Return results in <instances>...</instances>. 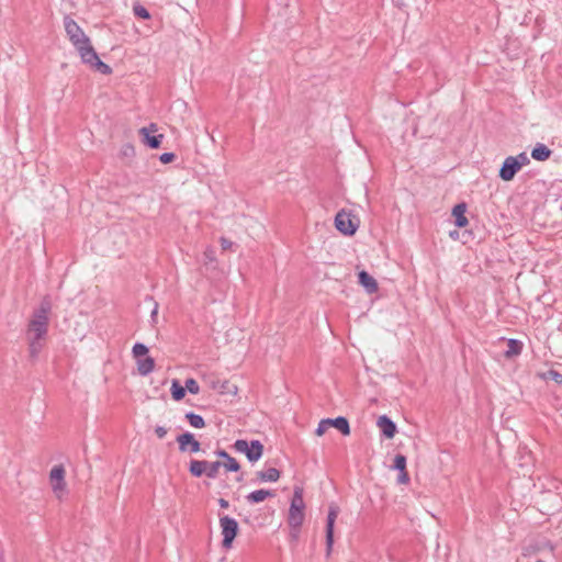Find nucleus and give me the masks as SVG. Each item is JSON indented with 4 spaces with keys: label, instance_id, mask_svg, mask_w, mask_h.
Listing matches in <instances>:
<instances>
[{
    "label": "nucleus",
    "instance_id": "f257e3e1",
    "mask_svg": "<svg viewBox=\"0 0 562 562\" xmlns=\"http://www.w3.org/2000/svg\"><path fill=\"white\" fill-rule=\"evenodd\" d=\"M360 221L357 215L345 209L340 210L335 216V227L345 236H352L359 227Z\"/></svg>",
    "mask_w": 562,
    "mask_h": 562
},
{
    "label": "nucleus",
    "instance_id": "f03ea898",
    "mask_svg": "<svg viewBox=\"0 0 562 562\" xmlns=\"http://www.w3.org/2000/svg\"><path fill=\"white\" fill-rule=\"evenodd\" d=\"M233 447L236 451L245 453L251 463L257 462L263 454V445L259 440L248 442L245 439H238Z\"/></svg>",
    "mask_w": 562,
    "mask_h": 562
},
{
    "label": "nucleus",
    "instance_id": "7ed1b4c3",
    "mask_svg": "<svg viewBox=\"0 0 562 562\" xmlns=\"http://www.w3.org/2000/svg\"><path fill=\"white\" fill-rule=\"evenodd\" d=\"M220 527L223 536L222 547L232 548L233 541L238 535V522L227 515H220Z\"/></svg>",
    "mask_w": 562,
    "mask_h": 562
},
{
    "label": "nucleus",
    "instance_id": "20e7f679",
    "mask_svg": "<svg viewBox=\"0 0 562 562\" xmlns=\"http://www.w3.org/2000/svg\"><path fill=\"white\" fill-rule=\"evenodd\" d=\"M333 427L338 429L344 436H349L350 435L349 422L344 416H338L336 418H325V419H322L318 423V426H317V428L315 430V434L317 436H323L327 431L328 428H333Z\"/></svg>",
    "mask_w": 562,
    "mask_h": 562
},
{
    "label": "nucleus",
    "instance_id": "39448f33",
    "mask_svg": "<svg viewBox=\"0 0 562 562\" xmlns=\"http://www.w3.org/2000/svg\"><path fill=\"white\" fill-rule=\"evenodd\" d=\"M64 26L70 42L75 47L87 44V42L90 41L82 29L78 25V23L70 16H65Z\"/></svg>",
    "mask_w": 562,
    "mask_h": 562
},
{
    "label": "nucleus",
    "instance_id": "423d86ee",
    "mask_svg": "<svg viewBox=\"0 0 562 562\" xmlns=\"http://www.w3.org/2000/svg\"><path fill=\"white\" fill-rule=\"evenodd\" d=\"M339 514V507L337 505L331 504L328 508L327 519H326V547L327 554L330 553L331 547L334 543V526Z\"/></svg>",
    "mask_w": 562,
    "mask_h": 562
},
{
    "label": "nucleus",
    "instance_id": "0eeeda50",
    "mask_svg": "<svg viewBox=\"0 0 562 562\" xmlns=\"http://www.w3.org/2000/svg\"><path fill=\"white\" fill-rule=\"evenodd\" d=\"M177 442L181 452L190 451L195 453L201 449V443L194 438V435L189 431L179 435Z\"/></svg>",
    "mask_w": 562,
    "mask_h": 562
},
{
    "label": "nucleus",
    "instance_id": "6e6552de",
    "mask_svg": "<svg viewBox=\"0 0 562 562\" xmlns=\"http://www.w3.org/2000/svg\"><path fill=\"white\" fill-rule=\"evenodd\" d=\"M520 170L519 162L514 156L507 157L498 172V176L504 181H510L514 179L516 173Z\"/></svg>",
    "mask_w": 562,
    "mask_h": 562
},
{
    "label": "nucleus",
    "instance_id": "1a4fd4ad",
    "mask_svg": "<svg viewBox=\"0 0 562 562\" xmlns=\"http://www.w3.org/2000/svg\"><path fill=\"white\" fill-rule=\"evenodd\" d=\"M50 311H52L50 299H49V296H45L41 301L40 306L36 310H34L31 322H40V323H43L44 325L48 326V324H49L48 315H49Z\"/></svg>",
    "mask_w": 562,
    "mask_h": 562
},
{
    "label": "nucleus",
    "instance_id": "9d476101",
    "mask_svg": "<svg viewBox=\"0 0 562 562\" xmlns=\"http://www.w3.org/2000/svg\"><path fill=\"white\" fill-rule=\"evenodd\" d=\"M78 50L81 60L89 65L90 67L98 60L99 56L94 48L92 47L90 41L87 42V44H82L78 47H76Z\"/></svg>",
    "mask_w": 562,
    "mask_h": 562
},
{
    "label": "nucleus",
    "instance_id": "9b49d317",
    "mask_svg": "<svg viewBox=\"0 0 562 562\" xmlns=\"http://www.w3.org/2000/svg\"><path fill=\"white\" fill-rule=\"evenodd\" d=\"M304 509L290 506L288 515V524L293 531L301 529L304 521Z\"/></svg>",
    "mask_w": 562,
    "mask_h": 562
},
{
    "label": "nucleus",
    "instance_id": "f8f14e48",
    "mask_svg": "<svg viewBox=\"0 0 562 562\" xmlns=\"http://www.w3.org/2000/svg\"><path fill=\"white\" fill-rule=\"evenodd\" d=\"M376 425L385 438L392 439L395 436L396 424L386 415L380 416L378 418Z\"/></svg>",
    "mask_w": 562,
    "mask_h": 562
},
{
    "label": "nucleus",
    "instance_id": "ddd939ff",
    "mask_svg": "<svg viewBox=\"0 0 562 562\" xmlns=\"http://www.w3.org/2000/svg\"><path fill=\"white\" fill-rule=\"evenodd\" d=\"M280 479V471L276 468H269L267 470L256 472V477L252 480L254 483L263 482H277Z\"/></svg>",
    "mask_w": 562,
    "mask_h": 562
},
{
    "label": "nucleus",
    "instance_id": "4468645a",
    "mask_svg": "<svg viewBox=\"0 0 562 562\" xmlns=\"http://www.w3.org/2000/svg\"><path fill=\"white\" fill-rule=\"evenodd\" d=\"M358 281L369 294L375 293L379 289L375 279L364 270L358 273Z\"/></svg>",
    "mask_w": 562,
    "mask_h": 562
},
{
    "label": "nucleus",
    "instance_id": "2eb2a0df",
    "mask_svg": "<svg viewBox=\"0 0 562 562\" xmlns=\"http://www.w3.org/2000/svg\"><path fill=\"white\" fill-rule=\"evenodd\" d=\"M48 333V326L40 322H31L27 326V337H35V339H44Z\"/></svg>",
    "mask_w": 562,
    "mask_h": 562
},
{
    "label": "nucleus",
    "instance_id": "dca6fc26",
    "mask_svg": "<svg viewBox=\"0 0 562 562\" xmlns=\"http://www.w3.org/2000/svg\"><path fill=\"white\" fill-rule=\"evenodd\" d=\"M270 497H274L273 491L261 488V490H257V491L249 493L248 495H246L245 498L248 504L254 505V504L261 503Z\"/></svg>",
    "mask_w": 562,
    "mask_h": 562
},
{
    "label": "nucleus",
    "instance_id": "f3484780",
    "mask_svg": "<svg viewBox=\"0 0 562 562\" xmlns=\"http://www.w3.org/2000/svg\"><path fill=\"white\" fill-rule=\"evenodd\" d=\"M467 205L465 203H459L454 205L452 210V215L454 216V224L456 226L462 228L465 227L469 223L467 216H465Z\"/></svg>",
    "mask_w": 562,
    "mask_h": 562
},
{
    "label": "nucleus",
    "instance_id": "a211bd4d",
    "mask_svg": "<svg viewBox=\"0 0 562 562\" xmlns=\"http://www.w3.org/2000/svg\"><path fill=\"white\" fill-rule=\"evenodd\" d=\"M155 369V360L151 357L137 359V371L140 375L147 376Z\"/></svg>",
    "mask_w": 562,
    "mask_h": 562
},
{
    "label": "nucleus",
    "instance_id": "6ab92c4d",
    "mask_svg": "<svg viewBox=\"0 0 562 562\" xmlns=\"http://www.w3.org/2000/svg\"><path fill=\"white\" fill-rule=\"evenodd\" d=\"M552 151L544 144H537L531 150V157L537 161H544L550 158Z\"/></svg>",
    "mask_w": 562,
    "mask_h": 562
},
{
    "label": "nucleus",
    "instance_id": "aec40b11",
    "mask_svg": "<svg viewBox=\"0 0 562 562\" xmlns=\"http://www.w3.org/2000/svg\"><path fill=\"white\" fill-rule=\"evenodd\" d=\"M209 461L205 460H191L189 471L194 477H201L206 472Z\"/></svg>",
    "mask_w": 562,
    "mask_h": 562
},
{
    "label": "nucleus",
    "instance_id": "412c9836",
    "mask_svg": "<svg viewBox=\"0 0 562 562\" xmlns=\"http://www.w3.org/2000/svg\"><path fill=\"white\" fill-rule=\"evenodd\" d=\"M522 350V342L517 339H508L507 341V349L504 352V356L507 359H510L513 357H516L521 353Z\"/></svg>",
    "mask_w": 562,
    "mask_h": 562
},
{
    "label": "nucleus",
    "instance_id": "4be33fe9",
    "mask_svg": "<svg viewBox=\"0 0 562 562\" xmlns=\"http://www.w3.org/2000/svg\"><path fill=\"white\" fill-rule=\"evenodd\" d=\"M143 137V143L151 149H157L160 147L161 142L164 139L162 134L151 135V134H139Z\"/></svg>",
    "mask_w": 562,
    "mask_h": 562
},
{
    "label": "nucleus",
    "instance_id": "5701e85b",
    "mask_svg": "<svg viewBox=\"0 0 562 562\" xmlns=\"http://www.w3.org/2000/svg\"><path fill=\"white\" fill-rule=\"evenodd\" d=\"M544 501L551 503V508L553 510H560L562 508V499L557 493L546 492L543 494Z\"/></svg>",
    "mask_w": 562,
    "mask_h": 562
},
{
    "label": "nucleus",
    "instance_id": "b1692460",
    "mask_svg": "<svg viewBox=\"0 0 562 562\" xmlns=\"http://www.w3.org/2000/svg\"><path fill=\"white\" fill-rule=\"evenodd\" d=\"M171 396L175 401H181L186 396V386H182L178 380L172 381Z\"/></svg>",
    "mask_w": 562,
    "mask_h": 562
},
{
    "label": "nucleus",
    "instance_id": "393cba45",
    "mask_svg": "<svg viewBox=\"0 0 562 562\" xmlns=\"http://www.w3.org/2000/svg\"><path fill=\"white\" fill-rule=\"evenodd\" d=\"M290 506L297 507L300 509L305 508L304 499H303V488L296 486L294 487L293 497L291 499Z\"/></svg>",
    "mask_w": 562,
    "mask_h": 562
},
{
    "label": "nucleus",
    "instance_id": "a878e982",
    "mask_svg": "<svg viewBox=\"0 0 562 562\" xmlns=\"http://www.w3.org/2000/svg\"><path fill=\"white\" fill-rule=\"evenodd\" d=\"M42 340L43 339H35V337H27L30 356L32 358L37 357V355L42 350V348H43Z\"/></svg>",
    "mask_w": 562,
    "mask_h": 562
},
{
    "label": "nucleus",
    "instance_id": "bb28decb",
    "mask_svg": "<svg viewBox=\"0 0 562 562\" xmlns=\"http://www.w3.org/2000/svg\"><path fill=\"white\" fill-rule=\"evenodd\" d=\"M186 419L189 424L194 428H203L205 426V422L201 415H198L193 412H189L186 414Z\"/></svg>",
    "mask_w": 562,
    "mask_h": 562
},
{
    "label": "nucleus",
    "instance_id": "cd10ccee",
    "mask_svg": "<svg viewBox=\"0 0 562 562\" xmlns=\"http://www.w3.org/2000/svg\"><path fill=\"white\" fill-rule=\"evenodd\" d=\"M50 482L65 481V469L63 465H55L49 473Z\"/></svg>",
    "mask_w": 562,
    "mask_h": 562
},
{
    "label": "nucleus",
    "instance_id": "c85d7f7f",
    "mask_svg": "<svg viewBox=\"0 0 562 562\" xmlns=\"http://www.w3.org/2000/svg\"><path fill=\"white\" fill-rule=\"evenodd\" d=\"M222 467L221 461L209 462L205 475L210 479H215L218 474V470Z\"/></svg>",
    "mask_w": 562,
    "mask_h": 562
},
{
    "label": "nucleus",
    "instance_id": "c756f323",
    "mask_svg": "<svg viewBox=\"0 0 562 562\" xmlns=\"http://www.w3.org/2000/svg\"><path fill=\"white\" fill-rule=\"evenodd\" d=\"M222 467L228 472H238L240 470V464L231 456L222 463Z\"/></svg>",
    "mask_w": 562,
    "mask_h": 562
},
{
    "label": "nucleus",
    "instance_id": "7c9ffc66",
    "mask_svg": "<svg viewBox=\"0 0 562 562\" xmlns=\"http://www.w3.org/2000/svg\"><path fill=\"white\" fill-rule=\"evenodd\" d=\"M133 12L134 14L139 18V19H143V20H148L150 19V13L149 11L143 7L142 4L139 3H134L133 5Z\"/></svg>",
    "mask_w": 562,
    "mask_h": 562
},
{
    "label": "nucleus",
    "instance_id": "2f4dec72",
    "mask_svg": "<svg viewBox=\"0 0 562 562\" xmlns=\"http://www.w3.org/2000/svg\"><path fill=\"white\" fill-rule=\"evenodd\" d=\"M132 353H133L134 358L139 359L148 353V348L146 345H144L142 342H136L133 346Z\"/></svg>",
    "mask_w": 562,
    "mask_h": 562
},
{
    "label": "nucleus",
    "instance_id": "473e14b6",
    "mask_svg": "<svg viewBox=\"0 0 562 562\" xmlns=\"http://www.w3.org/2000/svg\"><path fill=\"white\" fill-rule=\"evenodd\" d=\"M91 68H93L102 75H110L112 72V68L108 64L103 63L100 58L95 60Z\"/></svg>",
    "mask_w": 562,
    "mask_h": 562
},
{
    "label": "nucleus",
    "instance_id": "72a5a7b5",
    "mask_svg": "<svg viewBox=\"0 0 562 562\" xmlns=\"http://www.w3.org/2000/svg\"><path fill=\"white\" fill-rule=\"evenodd\" d=\"M53 492L60 499L66 491V482L65 481H55L50 482Z\"/></svg>",
    "mask_w": 562,
    "mask_h": 562
},
{
    "label": "nucleus",
    "instance_id": "f704fd0d",
    "mask_svg": "<svg viewBox=\"0 0 562 562\" xmlns=\"http://www.w3.org/2000/svg\"><path fill=\"white\" fill-rule=\"evenodd\" d=\"M186 392L188 391L191 394H198L200 392L199 383L193 379L189 378L184 382Z\"/></svg>",
    "mask_w": 562,
    "mask_h": 562
},
{
    "label": "nucleus",
    "instance_id": "c9c22d12",
    "mask_svg": "<svg viewBox=\"0 0 562 562\" xmlns=\"http://www.w3.org/2000/svg\"><path fill=\"white\" fill-rule=\"evenodd\" d=\"M393 469L402 472L406 470V457L404 454H396L394 458Z\"/></svg>",
    "mask_w": 562,
    "mask_h": 562
},
{
    "label": "nucleus",
    "instance_id": "e433bc0d",
    "mask_svg": "<svg viewBox=\"0 0 562 562\" xmlns=\"http://www.w3.org/2000/svg\"><path fill=\"white\" fill-rule=\"evenodd\" d=\"M203 257L204 263L206 265L216 261L215 249L213 247H207L203 252Z\"/></svg>",
    "mask_w": 562,
    "mask_h": 562
},
{
    "label": "nucleus",
    "instance_id": "4c0bfd02",
    "mask_svg": "<svg viewBox=\"0 0 562 562\" xmlns=\"http://www.w3.org/2000/svg\"><path fill=\"white\" fill-rule=\"evenodd\" d=\"M546 378L554 381L558 384H562V374L555 370H549L546 374Z\"/></svg>",
    "mask_w": 562,
    "mask_h": 562
},
{
    "label": "nucleus",
    "instance_id": "58836bf2",
    "mask_svg": "<svg viewBox=\"0 0 562 562\" xmlns=\"http://www.w3.org/2000/svg\"><path fill=\"white\" fill-rule=\"evenodd\" d=\"M158 131L155 123H150L148 126H144L139 130V134H154Z\"/></svg>",
    "mask_w": 562,
    "mask_h": 562
},
{
    "label": "nucleus",
    "instance_id": "ea45409f",
    "mask_svg": "<svg viewBox=\"0 0 562 562\" xmlns=\"http://www.w3.org/2000/svg\"><path fill=\"white\" fill-rule=\"evenodd\" d=\"M175 158H176V155L173 153H164L159 156V160L162 164H169V162L173 161Z\"/></svg>",
    "mask_w": 562,
    "mask_h": 562
},
{
    "label": "nucleus",
    "instance_id": "a19ab883",
    "mask_svg": "<svg viewBox=\"0 0 562 562\" xmlns=\"http://www.w3.org/2000/svg\"><path fill=\"white\" fill-rule=\"evenodd\" d=\"M514 158H516L518 160L519 168H521L522 166L528 165L530 162L526 153H520L519 155L514 156Z\"/></svg>",
    "mask_w": 562,
    "mask_h": 562
},
{
    "label": "nucleus",
    "instance_id": "79ce46f5",
    "mask_svg": "<svg viewBox=\"0 0 562 562\" xmlns=\"http://www.w3.org/2000/svg\"><path fill=\"white\" fill-rule=\"evenodd\" d=\"M409 482V475L406 470H403L398 473L397 476V483L400 484H407Z\"/></svg>",
    "mask_w": 562,
    "mask_h": 562
},
{
    "label": "nucleus",
    "instance_id": "37998d69",
    "mask_svg": "<svg viewBox=\"0 0 562 562\" xmlns=\"http://www.w3.org/2000/svg\"><path fill=\"white\" fill-rule=\"evenodd\" d=\"M220 243H221V247L223 250L232 249V247L234 245L233 241H231L229 239H227L225 237H221Z\"/></svg>",
    "mask_w": 562,
    "mask_h": 562
},
{
    "label": "nucleus",
    "instance_id": "c03bdc74",
    "mask_svg": "<svg viewBox=\"0 0 562 562\" xmlns=\"http://www.w3.org/2000/svg\"><path fill=\"white\" fill-rule=\"evenodd\" d=\"M155 434L158 438L162 439L167 435V429L162 426H157L155 428Z\"/></svg>",
    "mask_w": 562,
    "mask_h": 562
},
{
    "label": "nucleus",
    "instance_id": "a18cd8bd",
    "mask_svg": "<svg viewBox=\"0 0 562 562\" xmlns=\"http://www.w3.org/2000/svg\"><path fill=\"white\" fill-rule=\"evenodd\" d=\"M134 150H135V149H134V146H133V145L127 144V145H125V146L123 147L122 153H123V155H125V156H131V155H134Z\"/></svg>",
    "mask_w": 562,
    "mask_h": 562
},
{
    "label": "nucleus",
    "instance_id": "49530a36",
    "mask_svg": "<svg viewBox=\"0 0 562 562\" xmlns=\"http://www.w3.org/2000/svg\"><path fill=\"white\" fill-rule=\"evenodd\" d=\"M214 453H215L218 458H222V459H224V460H226V459L229 457V454H228L225 450H223V449H217Z\"/></svg>",
    "mask_w": 562,
    "mask_h": 562
},
{
    "label": "nucleus",
    "instance_id": "de8ad7c7",
    "mask_svg": "<svg viewBox=\"0 0 562 562\" xmlns=\"http://www.w3.org/2000/svg\"><path fill=\"white\" fill-rule=\"evenodd\" d=\"M218 505L221 506V508H228L229 507V503L225 498H220L218 499Z\"/></svg>",
    "mask_w": 562,
    "mask_h": 562
},
{
    "label": "nucleus",
    "instance_id": "09e8293b",
    "mask_svg": "<svg viewBox=\"0 0 562 562\" xmlns=\"http://www.w3.org/2000/svg\"><path fill=\"white\" fill-rule=\"evenodd\" d=\"M544 548H547L549 550V552H551V553L554 550L553 544L551 542H549V541L544 543Z\"/></svg>",
    "mask_w": 562,
    "mask_h": 562
},
{
    "label": "nucleus",
    "instance_id": "8fccbe9b",
    "mask_svg": "<svg viewBox=\"0 0 562 562\" xmlns=\"http://www.w3.org/2000/svg\"><path fill=\"white\" fill-rule=\"evenodd\" d=\"M157 312H158V305H157V303H156V304H155V307H154V310H153V312H151V318H153V319H155V317L157 316Z\"/></svg>",
    "mask_w": 562,
    "mask_h": 562
},
{
    "label": "nucleus",
    "instance_id": "3c124183",
    "mask_svg": "<svg viewBox=\"0 0 562 562\" xmlns=\"http://www.w3.org/2000/svg\"><path fill=\"white\" fill-rule=\"evenodd\" d=\"M300 530H301V529H299L297 531H293V529H291V532H290L291 537H292L293 539H297L299 533H300Z\"/></svg>",
    "mask_w": 562,
    "mask_h": 562
},
{
    "label": "nucleus",
    "instance_id": "603ef678",
    "mask_svg": "<svg viewBox=\"0 0 562 562\" xmlns=\"http://www.w3.org/2000/svg\"><path fill=\"white\" fill-rule=\"evenodd\" d=\"M280 1H281V4H282V5H284V7H288V5H289V3H288V1H289V0H280Z\"/></svg>",
    "mask_w": 562,
    "mask_h": 562
},
{
    "label": "nucleus",
    "instance_id": "864d4df0",
    "mask_svg": "<svg viewBox=\"0 0 562 562\" xmlns=\"http://www.w3.org/2000/svg\"><path fill=\"white\" fill-rule=\"evenodd\" d=\"M237 481H238V482L243 481V475L238 476V477H237Z\"/></svg>",
    "mask_w": 562,
    "mask_h": 562
},
{
    "label": "nucleus",
    "instance_id": "5fc2aeb1",
    "mask_svg": "<svg viewBox=\"0 0 562 562\" xmlns=\"http://www.w3.org/2000/svg\"><path fill=\"white\" fill-rule=\"evenodd\" d=\"M536 562H543V561H541V560H537Z\"/></svg>",
    "mask_w": 562,
    "mask_h": 562
}]
</instances>
